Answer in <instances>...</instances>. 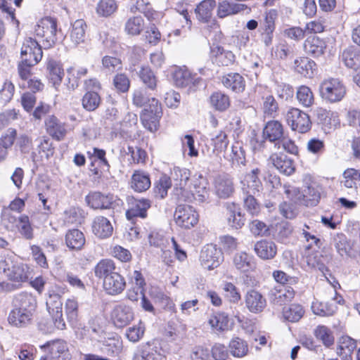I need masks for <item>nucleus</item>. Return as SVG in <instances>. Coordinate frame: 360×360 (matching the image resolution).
<instances>
[{"instance_id": "56", "label": "nucleus", "mask_w": 360, "mask_h": 360, "mask_svg": "<svg viewBox=\"0 0 360 360\" xmlns=\"http://www.w3.org/2000/svg\"><path fill=\"white\" fill-rule=\"evenodd\" d=\"M144 20L141 16L129 18L125 23V31L128 34L138 35L143 30Z\"/></svg>"}, {"instance_id": "4", "label": "nucleus", "mask_w": 360, "mask_h": 360, "mask_svg": "<svg viewBox=\"0 0 360 360\" xmlns=\"http://www.w3.org/2000/svg\"><path fill=\"white\" fill-rule=\"evenodd\" d=\"M321 97L330 103L341 101L345 95L344 84L338 79L331 78L323 81L319 87Z\"/></svg>"}, {"instance_id": "1", "label": "nucleus", "mask_w": 360, "mask_h": 360, "mask_svg": "<svg viewBox=\"0 0 360 360\" xmlns=\"http://www.w3.org/2000/svg\"><path fill=\"white\" fill-rule=\"evenodd\" d=\"M283 188L287 198L293 200L295 203L307 207L317 205L322 193V188L316 184L309 185L302 191L299 188L288 184H284Z\"/></svg>"}, {"instance_id": "34", "label": "nucleus", "mask_w": 360, "mask_h": 360, "mask_svg": "<svg viewBox=\"0 0 360 360\" xmlns=\"http://www.w3.org/2000/svg\"><path fill=\"white\" fill-rule=\"evenodd\" d=\"M151 185L149 174L143 170H136L131 176V187L136 192L147 191Z\"/></svg>"}, {"instance_id": "50", "label": "nucleus", "mask_w": 360, "mask_h": 360, "mask_svg": "<svg viewBox=\"0 0 360 360\" xmlns=\"http://www.w3.org/2000/svg\"><path fill=\"white\" fill-rule=\"evenodd\" d=\"M337 309V307L328 302H322L318 300L314 301L311 304V310L316 315L320 316H333Z\"/></svg>"}, {"instance_id": "38", "label": "nucleus", "mask_w": 360, "mask_h": 360, "mask_svg": "<svg viewBox=\"0 0 360 360\" xmlns=\"http://www.w3.org/2000/svg\"><path fill=\"white\" fill-rule=\"evenodd\" d=\"M326 48L325 41L318 37H308L304 44L305 52L314 57L321 56Z\"/></svg>"}, {"instance_id": "8", "label": "nucleus", "mask_w": 360, "mask_h": 360, "mask_svg": "<svg viewBox=\"0 0 360 360\" xmlns=\"http://www.w3.org/2000/svg\"><path fill=\"white\" fill-rule=\"evenodd\" d=\"M42 47L35 39H25L20 51L21 60L36 65L42 58Z\"/></svg>"}, {"instance_id": "15", "label": "nucleus", "mask_w": 360, "mask_h": 360, "mask_svg": "<svg viewBox=\"0 0 360 360\" xmlns=\"http://www.w3.org/2000/svg\"><path fill=\"white\" fill-rule=\"evenodd\" d=\"M259 168L252 169L248 173L242 181V191L243 193L259 194L263 189L262 181L259 178L260 174Z\"/></svg>"}, {"instance_id": "64", "label": "nucleus", "mask_w": 360, "mask_h": 360, "mask_svg": "<svg viewBox=\"0 0 360 360\" xmlns=\"http://www.w3.org/2000/svg\"><path fill=\"white\" fill-rule=\"evenodd\" d=\"M243 204L244 207L248 213L252 215H257L260 212V205L257 202L255 196L257 194L253 193H243Z\"/></svg>"}, {"instance_id": "42", "label": "nucleus", "mask_w": 360, "mask_h": 360, "mask_svg": "<svg viewBox=\"0 0 360 360\" xmlns=\"http://www.w3.org/2000/svg\"><path fill=\"white\" fill-rule=\"evenodd\" d=\"M343 180L341 184L347 188L356 191L357 185L360 184V171L354 168L347 169L343 172Z\"/></svg>"}, {"instance_id": "26", "label": "nucleus", "mask_w": 360, "mask_h": 360, "mask_svg": "<svg viewBox=\"0 0 360 360\" xmlns=\"http://www.w3.org/2000/svg\"><path fill=\"white\" fill-rule=\"evenodd\" d=\"M345 65L354 71L360 70V49L355 46H349L343 50L340 56Z\"/></svg>"}, {"instance_id": "5", "label": "nucleus", "mask_w": 360, "mask_h": 360, "mask_svg": "<svg viewBox=\"0 0 360 360\" xmlns=\"http://www.w3.org/2000/svg\"><path fill=\"white\" fill-rule=\"evenodd\" d=\"M41 348L47 352V354L41 356L40 360H71V354L64 340H55L47 342L41 346Z\"/></svg>"}, {"instance_id": "30", "label": "nucleus", "mask_w": 360, "mask_h": 360, "mask_svg": "<svg viewBox=\"0 0 360 360\" xmlns=\"http://www.w3.org/2000/svg\"><path fill=\"white\" fill-rule=\"evenodd\" d=\"M248 8V6L243 4L230 2L223 0L218 4L217 15L219 18H224L229 15H236Z\"/></svg>"}, {"instance_id": "29", "label": "nucleus", "mask_w": 360, "mask_h": 360, "mask_svg": "<svg viewBox=\"0 0 360 360\" xmlns=\"http://www.w3.org/2000/svg\"><path fill=\"white\" fill-rule=\"evenodd\" d=\"M33 315L25 312L16 307H12V309L8 316V323L14 327L24 328L31 323Z\"/></svg>"}, {"instance_id": "28", "label": "nucleus", "mask_w": 360, "mask_h": 360, "mask_svg": "<svg viewBox=\"0 0 360 360\" xmlns=\"http://www.w3.org/2000/svg\"><path fill=\"white\" fill-rule=\"evenodd\" d=\"M316 65L314 60L308 57H299L293 62L294 70L307 78L314 76Z\"/></svg>"}, {"instance_id": "23", "label": "nucleus", "mask_w": 360, "mask_h": 360, "mask_svg": "<svg viewBox=\"0 0 360 360\" xmlns=\"http://www.w3.org/2000/svg\"><path fill=\"white\" fill-rule=\"evenodd\" d=\"M103 285L108 295H116L124 290L126 282L124 277L117 272H115L103 280Z\"/></svg>"}, {"instance_id": "59", "label": "nucleus", "mask_w": 360, "mask_h": 360, "mask_svg": "<svg viewBox=\"0 0 360 360\" xmlns=\"http://www.w3.org/2000/svg\"><path fill=\"white\" fill-rule=\"evenodd\" d=\"M213 145V153L218 155L225 151L229 144L227 135L224 131H220L217 135L212 138Z\"/></svg>"}, {"instance_id": "18", "label": "nucleus", "mask_w": 360, "mask_h": 360, "mask_svg": "<svg viewBox=\"0 0 360 360\" xmlns=\"http://www.w3.org/2000/svg\"><path fill=\"white\" fill-rule=\"evenodd\" d=\"M12 307H16L33 315L37 307L36 297L27 292H20L14 297L12 301Z\"/></svg>"}, {"instance_id": "36", "label": "nucleus", "mask_w": 360, "mask_h": 360, "mask_svg": "<svg viewBox=\"0 0 360 360\" xmlns=\"http://www.w3.org/2000/svg\"><path fill=\"white\" fill-rule=\"evenodd\" d=\"M217 195L221 198H229L234 192L233 182L228 176H219L215 180Z\"/></svg>"}, {"instance_id": "6", "label": "nucleus", "mask_w": 360, "mask_h": 360, "mask_svg": "<svg viewBox=\"0 0 360 360\" xmlns=\"http://www.w3.org/2000/svg\"><path fill=\"white\" fill-rule=\"evenodd\" d=\"M176 225L184 229H190L198 222V214L188 205H179L174 212Z\"/></svg>"}, {"instance_id": "14", "label": "nucleus", "mask_w": 360, "mask_h": 360, "mask_svg": "<svg viewBox=\"0 0 360 360\" xmlns=\"http://www.w3.org/2000/svg\"><path fill=\"white\" fill-rule=\"evenodd\" d=\"M87 205L94 210L110 209L113 202L111 195H105L98 191L90 192L85 197Z\"/></svg>"}, {"instance_id": "3", "label": "nucleus", "mask_w": 360, "mask_h": 360, "mask_svg": "<svg viewBox=\"0 0 360 360\" xmlns=\"http://www.w3.org/2000/svg\"><path fill=\"white\" fill-rule=\"evenodd\" d=\"M288 125L292 131L300 134L309 131L312 127L310 116L297 108H290L285 116Z\"/></svg>"}, {"instance_id": "37", "label": "nucleus", "mask_w": 360, "mask_h": 360, "mask_svg": "<svg viewBox=\"0 0 360 360\" xmlns=\"http://www.w3.org/2000/svg\"><path fill=\"white\" fill-rule=\"evenodd\" d=\"M107 359L117 355L122 349V343L118 339L106 338L96 347Z\"/></svg>"}, {"instance_id": "40", "label": "nucleus", "mask_w": 360, "mask_h": 360, "mask_svg": "<svg viewBox=\"0 0 360 360\" xmlns=\"http://www.w3.org/2000/svg\"><path fill=\"white\" fill-rule=\"evenodd\" d=\"M234 266L240 272H248L255 267L253 257L245 252L236 253L233 259Z\"/></svg>"}, {"instance_id": "63", "label": "nucleus", "mask_w": 360, "mask_h": 360, "mask_svg": "<svg viewBox=\"0 0 360 360\" xmlns=\"http://www.w3.org/2000/svg\"><path fill=\"white\" fill-rule=\"evenodd\" d=\"M162 116H156L148 112H143L141 115V120L143 127L150 132H155L158 130L159 126V120Z\"/></svg>"}, {"instance_id": "41", "label": "nucleus", "mask_w": 360, "mask_h": 360, "mask_svg": "<svg viewBox=\"0 0 360 360\" xmlns=\"http://www.w3.org/2000/svg\"><path fill=\"white\" fill-rule=\"evenodd\" d=\"M297 52L296 46L289 44L285 40H281L273 48V53L276 58L285 60L292 57Z\"/></svg>"}, {"instance_id": "25", "label": "nucleus", "mask_w": 360, "mask_h": 360, "mask_svg": "<svg viewBox=\"0 0 360 360\" xmlns=\"http://www.w3.org/2000/svg\"><path fill=\"white\" fill-rule=\"evenodd\" d=\"M45 126L47 133L57 141L63 140L66 135L65 124L54 115H50L46 118Z\"/></svg>"}, {"instance_id": "7", "label": "nucleus", "mask_w": 360, "mask_h": 360, "mask_svg": "<svg viewBox=\"0 0 360 360\" xmlns=\"http://www.w3.org/2000/svg\"><path fill=\"white\" fill-rule=\"evenodd\" d=\"M46 304L56 328L59 330L65 329V323L63 319V302L60 295L49 290Z\"/></svg>"}, {"instance_id": "51", "label": "nucleus", "mask_w": 360, "mask_h": 360, "mask_svg": "<svg viewBox=\"0 0 360 360\" xmlns=\"http://www.w3.org/2000/svg\"><path fill=\"white\" fill-rule=\"evenodd\" d=\"M296 97L299 103L304 108H309L314 103L313 92L309 87L304 85L297 89Z\"/></svg>"}, {"instance_id": "46", "label": "nucleus", "mask_w": 360, "mask_h": 360, "mask_svg": "<svg viewBox=\"0 0 360 360\" xmlns=\"http://www.w3.org/2000/svg\"><path fill=\"white\" fill-rule=\"evenodd\" d=\"M229 347L230 353L234 357L242 358L246 356L248 352V345L246 341L238 337L230 341Z\"/></svg>"}, {"instance_id": "43", "label": "nucleus", "mask_w": 360, "mask_h": 360, "mask_svg": "<svg viewBox=\"0 0 360 360\" xmlns=\"http://www.w3.org/2000/svg\"><path fill=\"white\" fill-rule=\"evenodd\" d=\"M16 228L21 237L24 239L32 240L34 238V231L27 215L21 214L18 218Z\"/></svg>"}, {"instance_id": "44", "label": "nucleus", "mask_w": 360, "mask_h": 360, "mask_svg": "<svg viewBox=\"0 0 360 360\" xmlns=\"http://www.w3.org/2000/svg\"><path fill=\"white\" fill-rule=\"evenodd\" d=\"M159 356L157 350L147 343L136 350L132 360H158Z\"/></svg>"}, {"instance_id": "21", "label": "nucleus", "mask_w": 360, "mask_h": 360, "mask_svg": "<svg viewBox=\"0 0 360 360\" xmlns=\"http://www.w3.org/2000/svg\"><path fill=\"white\" fill-rule=\"evenodd\" d=\"M254 251L260 259L269 260L276 257L277 254V245L271 240L262 239L255 243Z\"/></svg>"}, {"instance_id": "11", "label": "nucleus", "mask_w": 360, "mask_h": 360, "mask_svg": "<svg viewBox=\"0 0 360 360\" xmlns=\"http://www.w3.org/2000/svg\"><path fill=\"white\" fill-rule=\"evenodd\" d=\"M190 176V171L186 168L174 167L171 171L169 177L177 195H183V193L186 191Z\"/></svg>"}, {"instance_id": "16", "label": "nucleus", "mask_w": 360, "mask_h": 360, "mask_svg": "<svg viewBox=\"0 0 360 360\" xmlns=\"http://www.w3.org/2000/svg\"><path fill=\"white\" fill-rule=\"evenodd\" d=\"M29 266L25 264L12 263L11 265L6 264L4 271L10 281L22 283L27 281L29 278Z\"/></svg>"}, {"instance_id": "49", "label": "nucleus", "mask_w": 360, "mask_h": 360, "mask_svg": "<svg viewBox=\"0 0 360 360\" xmlns=\"http://www.w3.org/2000/svg\"><path fill=\"white\" fill-rule=\"evenodd\" d=\"M115 266L110 259L101 260L94 268L95 276L99 278L105 279L107 276L115 273Z\"/></svg>"}, {"instance_id": "2", "label": "nucleus", "mask_w": 360, "mask_h": 360, "mask_svg": "<svg viewBox=\"0 0 360 360\" xmlns=\"http://www.w3.org/2000/svg\"><path fill=\"white\" fill-rule=\"evenodd\" d=\"M34 32L45 49L53 46L63 37L61 30L58 29L57 20L51 17H45L39 20Z\"/></svg>"}, {"instance_id": "47", "label": "nucleus", "mask_w": 360, "mask_h": 360, "mask_svg": "<svg viewBox=\"0 0 360 360\" xmlns=\"http://www.w3.org/2000/svg\"><path fill=\"white\" fill-rule=\"evenodd\" d=\"M304 310L302 305L298 304H292L283 309V318L290 322L298 321L304 315Z\"/></svg>"}, {"instance_id": "10", "label": "nucleus", "mask_w": 360, "mask_h": 360, "mask_svg": "<svg viewBox=\"0 0 360 360\" xmlns=\"http://www.w3.org/2000/svg\"><path fill=\"white\" fill-rule=\"evenodd\" d=\"M295 292L290 285H277L271 288L268 293L271 304L276 306H282L294 298Z\"/></svg>"}, {"instance_id": "45", "label": "nucleus", "mask_w": 360, "mask_h": 360, "mask_svg": "<svg viewBox=\"0 0 360 360\" xmlns=\"http://www.w3.org/2000/svg\"><path fill=\"white\" fill-rule=\"evenodd\" d=\"M333 246L338 255L342 257H349L352 247L346 236L338 233L333 238Z\"/></svg>"}, {"instance_id": "9", "label": "nucleus", "mask_w": 360, "mask_h": 360, "mask_svg": "<svg viewBox=\"0 0 360 360\" xmlns=\"http://www.w3.org/2000/svg\"><path fill=\"white\" fill-rule=\"evenodd\" d=\"M222 252L216 245L208 244L201 250L200 261L204 269L212 270L217 267L223 261Z\"/></svg>"}, {"instance_id": "60", "label": "nucleus", "mask_w": 360, "mask_h": 360, "mask_svg": "<svg viewBox=\"0 0 360 360\" xmlns=\"http://www.w3.org/2000/svg\"><path fill=\"white\" fill-rule=\"evenodd\" d=\"M173 186L171 178L166 175H162L155 186L156 195L162 199L167 195L168 189Z\"/></svg>"}, {"instance_id": "27", "label": "nucleus", "mask_w": 360, "mask_h": 360, "mask_svg": "<svg viewBox=\"0 0 360 360\" xmlns=\"http://www.w3.org/2000/svg\"><path fill=\"white\" fill-rule=\"evenodd\" d=\"M46 70L50 82L52 83L56 90L58 91V88L64 76V71L61 63L56 60L49 59L46 63Z\"/></svg>"}, {"instance_id": "13", "label": "nucleus", "mask_w": 360, "mask_h": 360, "mask_svg": "<svg viewBox=\"0 0 360 360\" xmlns=\"http://www.w3.org/2000/svg\"><path fill=\"white\" fill-rule=\"evenodd\" d=\"M225 207L228 225L234 229H241L245 224V218L240 205L235 202H226Z\"/></svg>"}, {"instance_id": "55", "label": "nucleus", "mask_w": 360, "mask_h": 360, "mask_svg": "<svg viewBox=\"0 0 360 360\" xmlns=\"http://www.w3.org/2000/svg\"><path fill=\"white\" fill-rule=\"evenodd\" d=\"M228 316L224 313H217L210 315L208 323L210 326L219 331H224L228 328L229 326Z\"/></svg>"}, {"instance_id": "31", "label": "nucleus", "mask_w": 360, "mask_h": 360, "mask_svg": "<svg viewBox=\"0 0 360 360\" xmlns=\"http://www.w3.org/2000/svg\"><path fill=\"white\" fill-rule=\"evenodd\" d=\"M86 28V23L83 19L76 20L71 24L70 37L75 46L85 42Z\"/></svg>"}, {"instance_id": "54", "label": "nucleus", "mask_w": 360, "mask_h": 360, "mask_svg": "<svg viewBox=\"0 0 360 360\" xmlns=\"http://www.w3.org/2000/svg\"><path fill=\"white\" fill-rule=\"evenodd\" d=\"M82 103L86 110L94 111L99 106L101 97L97 92L89 91L83 96Z\"/></svg>"}, {"instance_id": "48", "label": "nucleus", "mask_w": 360, "mask_h": 360, "mask_svg": "<svg viewBox=\"0 0 360 360\" xmlns=\"http://www.w3.org/2000/svg\"><path fill=\"white\" fill-rule=\"evenodd\" d=\"M211 105L217 110L224 111L230 105L229 96L221 91H215L210 97Z\"/></svg>"}, {"instance_id": "32", "label": "nucleus", "mask_w": 360, "mask_h": 360, "mask_svg": "<svg viewBox=\"0 0 360 360\" xmlns=\"http://www.w3.org/2000/svg\"><path fill=\"white\" fill-rule=\"evenodd\" d=\"M211 54L215 58L216 63L222 66L232 65L236 60V56L233 53L224 49L221 46L213 44L211 46Z\"/></svg>"}, {"instance_id": "58", "label": "nucleus", "mask_w": 360, "mask_h": 360, "mask_svg": "<svg viewBox=\"0 0 360 360\" xmlns=\"http://www.w3.org/2000/svg\"><path fill=\"white\" fill-rule=\"evenodd\" d=\"M117 8L115 0H101L96 6V13L98 15L108 17L112 15Z\"/></svg>"}, {"instance_id": "53", "label": "nucleus", "mask_w": 360, "mask_h": 360, "mask_svg": "<svg viewBox=\"0 0 360 360\" xmlns=\"http://www.w3.org/2000/svg\"><path fill=\"white\" fill-rule=\"evenodd\" d=\"M138 74L140 79L148 89L154 90L156 88L157 78L150 68L142 66Z\"/></svg>"}, {"instance_id": "62", "label": "nucleus", "mask_w": 360, "mask_h": 360, "mask_svg": "<svg viewBox=\"0 0 360 360\" xmlns=\"http://www.w3.org/2000/svg\"><path fill=\"white\" fill-rule=\"evenodd\" d=\"M162 116H156L148 112H143L141 115V120L143 127L150 132H155L158 130L159 126V120Z\"/></svg>"}, {"instance_id": "17", "label": "nucleus", "mask_w": 360, "mask_h": 360, "mask_svg": "<svg viewBox=\"0 0 360 360\" xmlns=\"http://www.w3.org/2000/svg\"><path fill=\"white\" fill-rule=\"evenodd\" d=\"M245 303L249 311L259 314L266 307V300L264 296L255 290H250L245 295Z\"/></svg>"}, {"instance_id": "20", "label": "nucleus", "mask_w": 360, "mask_h": 360, "mask_svg": "<svg viewBox=\"0 0 360 360\" xmlns=\"http://www.w3.org/2000/svg\"><path fill=\"white\" fill-rule=\"evenodd\" d=\"M134 319L132 309L127 305L116 306L112 313V319L117 328H123L128 325Z\"/></svg>"}, {"instance_id": "33", "label": "nucleus", "mask_w": 360, "mask_h": 360, "mask_svg": "<svg viewBox=\"0 0 360 360\" xmlns=\"http://www.w3.org/2000/svg\"><path fill=\"white\" fill-rule=\"evenodd\" d=\"M67 247L72 250H80L84 247L86 239L84 233L77 229L68 230L65 236Z\"/></svg>"}, {"instance_id": "52", "label": "nucleus", "mask_w": 360, "mask_h": 360, "mask_svg": "<svg viewBox=\"0 0 360 360\" xmlns=\"http://www.w3.org/2000/svg\"><path fill=\"white\" fill-rule=\"evenodd\" d=\"M175 84L179 87H186L193 83L191 73L185 68L176 69L173 74Z\"/></svg>"}, {"instance_id": "61", "label": "nucleus", "mask_w": 360, "mask_h": 360, "mask_svg": "<svg viewBox=\"0 0 360 360\" xmlns=\"http://www.w3.org/2000/svg\"><path fill=\"white\" fill-rule=\"evenodd\" d=\"M102 65L108 72H114L122 69V62L116 56H105L102 58Z\"/></svg>"}, {"instance_id": "39", "label": "nucleus", "mask_w": 360, "mask_h": 360, "mask_svg": "<svg viewBox=\"0 0 360 360\" xmlns=\"http://www.w3.org/2000/svg\"><path fill=\"white\" fill-rule=\"evenodd\" d=\"M216 6L215 0H203L195 8L197 19L202 22H207L212 16V11Z\"/></svg>"}, {"instance_id": "57", "label": "nucleus", "mask_w": 360, "mask_h": 360, "mask_svg": "<svg viewBox=\"0 0 360 360\" xmlns=\"http://www.w3.org/2000/svg\"><path fill=\"white\" fill-rule=\"evenodd\" d=\"M292 232V228L288 222H281L276 225L273 237L280 243H285Z\"/></svg>"}, {"instance_id": "12", "label": "nucleus", "mask_w": 360, "mask_h": 360, "mask_svg": "<svg viewBox=\"0 0 360 360\" xmlns=\"http://www.w3.org/2000/svg\"><path fill=\"white\" fill-rule=\"evenodd\" d=\"M129 209L126 211V217L132 220L136 217L145 219L147 217V211L150 207V201L148 199L131 198L129 200Z\"/></svg>"}, {"instance_id": "19", "label": "nucleus", "mask_w": 360, "mask_h": 360, "mask_svg": "<svg viewBox=\"0 0 360 360\" xmlns=\"http://www.w3.org/2000/svg\"><path fill=\"white\" fill-rule=\"evenodd\" d=\"M269 162L281 173L285 175H290L295 171L292 160L281 152L271 154L269 158Z\"/></svg>"}, {"instance_id": "35", "label": "nucleus", "mask_w": 360, "mask_h": 360, "mask_svg": "<svg viewBox=\"0 0 360 360\" xmlns=\"http://www.w3.org/2000/svg\"><path fill=\"white\" fill-rule=\"evenodd\" d=\"M224 86L235 93H240L245 90V81L239 73L231 72L224 76L221 79Z\"/></svg>"}, {"instance_id": "22", "label": "nucleus", "mask_w": 360, "mask_h": 360, "mask_svg": "<svg viewBox=\"0 0 360 360\" xmlns=\"http://www.w3.org/2000/svg\"><path fill=\"white\" fill-rule=\"evenodd\" d=\"M284 136L283 126L279 121L271 120L266 122L263 129V137L264 139L274 143V145H276L279 143V141Z\"/></svg>"}, {"instance_id": "24", "label": "nucleus", "mask_w": 360, "mask_h": 360, "mask_svg": "<svg viewBox=\"0 0 360 360\" xmlns=\"http://www.w3.org/2000/svg\"><path fill=\"white\" fill-rule=\"evenodd\" d=\"M93 233L101 239L110 238L113 233V227L108 219L103 216L94 218L91 225Z\"/></svg>"}]
</instances>
